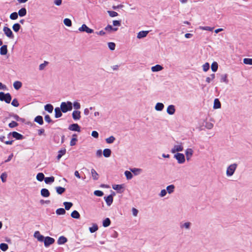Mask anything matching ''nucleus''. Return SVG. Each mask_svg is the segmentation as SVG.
I'll return each mask as SVG.
<instances>
[{
	"mask_svg": "<svg viewBox=\"0 0 252 252\" xmlns=\"http://www.w3.org/2000/svg\"><path fill=\"white\" fill-rule=\"evenodd\" d=\"M202 67L203 71L206 72L209 69L210 64L208 63H206L205 64L203 65Z\"/></svg>",
	"mask_w": 252,
	"mask_h": 252,
	"instance_id": "864d4df0",
	"label": "nucleus"
},
{
	"mask_svg": "<svg viewBox=\"0 0 252 252\" xmlns=\"http://www.w3.org/2000/svg\"><path fill=\"white\" fill-rule=\"evenodd\" d=\"M55 242V239L49 236L45 237L44 244L45 247H48Z\"/></svg>",
	"mask_w": 252,
	"mask_h": 252,
	"instance_id": "423d86ee",
	"label": "nucleus"
},
{
	"mask_svg": "<svg viewBox=\"0 0 252 252\" xmlns=\"http://www.w3.org/2000/svg\"><path fill=\"white\" fill-rule=\"evenodd\" d=\"M34 121L39 125H42L44 123L43 117L39 115L35 117Z\"/></svg>",
	"mask_w": 252,
	"mask_h": 252,
	"instance_id": "6ab92c4d",
	"label": "nucleus"
},
{
	"mask_svg": "<svg viewBox=\"0 0 252 252\" xmlns=\"http://www.w3.org/2000/svg\"><path fill=\"white\" fill-rule=\"evenodd\" d=\"M106 142L108 144H111L115 140V138L113 136H111L106 139Z\"/></svg>",
	"mask_w": 252,
	"mask_h": 252,
	"instance_id": "49530a36",
	"label": "nucleus"
},
{
	"mask_svg": "<svg viewBox=\"0 0 252 252\" xmlns=\"http://www.w3.org/2000/svg\"><path fill=\"white\" fill-rule=\"evenodd\" d=\"M68 129L70 130L74 131H80V127L77 124H73L69 125L68 127Z\"/></svg>",
	"mask_w": 252,
	"mask_h": 252,
	"instance_id": "9d476101",
	"label": "nucleus"
},
{
	"mask_svg": "<svg viewBox=\"0 0 252 252\" xmlns=\"http://www.w3.org/2000/svg\"><path fill=\"white\" fill-rule=\"evenodd\" d=\"M7 52V46L6 45H1L0 48V54L2 56L6 55Z\"/></svg>",
	"mask_w": 252,
	"mask_h": 252,
	"instance_id": "2eb2a0df",
	"label": "nucleus"
},
{
	"mask_svg": "<svg viewBox=\"0 0 252 252\" xmlns=\"http://www.w3.org/2000/svg\"><path fill=\"white\" fill-rule=\"evenodd\" d=\"M71 217L72 218L78 219L80 218V215L78 211L74 210L71 213Z\"/></svg>",
	"mask_w": 252,
	"mask_h": 252,
	"instance_id": "c756f323",
	"label": "nucleus"
},
{
	"mask_svg": "<svg viewBox=\"0 0 252 252\" xmlns=\"http://www.w3.org/2000/svg\"><path fill=\"white\" fill-rule=\"evenodd\" d=\"M53 106L51 104H47L44 106L45 110L49 113H51L53 112Z\"/></svg>",
	"mask_w": 252,
	"mask_h": 252,
	"instance_id": "5701e85b",
	"label": "nucleus"
},
{
	"mask_svg": "<svg viewBox=\"0 0 252 252\" xmlns=\"http://www.w3.org/2000/svg\"><path fill=\"white\" fill-rule=\"evenodd\" d=\"M218 64L216 62H213L211 64V69L212 71L216 72L218 70Z\"/></svg>",
	"mask_w": 252,
	"mask_h": 252,
	"instance_id": "ea45409f",
	"label": "nucleus"
},
{
	"mask_svg": "<svg viewBox=\"0 0 252 252\" xmlns=\"http://www.w3.org/2000/svg\"><path fill=\"white\" fill-rule=\"evenodd\" d=\"M8 135H12V136L16 140H22L24 138L23 135L16 131L9 132Z\"/></svg>",
	"mask_w": 252,
	"mask_h": 252,
	"instance_id": "6e6552de",
	"label": "nucleus"
},
{
	"mask_svg": "<svg viewBox=\"0 0 252 252\" xmlns=\"http://www.w3.org/2000/svg\"><path fill=\"white\" fill-rule=\"evenodd\" d=\"M64 24L67 27H71L72 25V22L70 19L68 18H65L63 20Z\"/></svg>",
	"mask_w": 252,
	"mask_h": 252,
	"instance_id": "c03bdc74",
	"label": "nucleus"
},
{
	"mask_svg": "<svg viewBox=\"0 0 252 252\" xmlns=\"http://www.w3.org/2000/svg\"><path fill=\"white\" fill-rule=\"evenodd\" d=\"M91 174L94 180H97L98 179V174L94 169H91Z\"/></svg>",
	"mask_w": 252,
	"mask_h": 252,
	"instance_id": "2f4dec72",
	"label": "nucleus"
},
{
	"mask_svg": "<svg viewBox=\"0 0 252 252\" xmlns=\"http://www.w3.org/2000/svg\"><path fill=\"white\" fill-rule=\"evenodd\" d=\"M55 189L59 194H62L65 191V189L61 187H57Z\"/></svg>",
	"mask_w": 252,
	"mask_h": 252,
	"instance_id": "f704fd0d",
	"label": "nucleus"
},
{
	"mask_svg": "<svg viewBox=\"0 0 252 252\" xmlns=\"http://www.w3.org/2000/svg\"><path fill=\"white\" fill-rule=\"evenodd\" d=\"M125 175L127 180H130L133 177V175L132 174L131 171H126L125 172Z\"/></svg>",
	"mask_w": 252,
	"mask_h": 252,
	"instance_id": "37998d69",
	"label": "nucleus"
},
{
	"mask_svg": "<svg viewBox=\"0 0 252 252\" xmlns=\"http://www.w3.org/2000/svg\"><path fill=\"white\" fill-rule=\"evenodd\" d=\"M6 177H7V175L5 173H3L1 174V176H0V178H1V181L3 183H4L6 182Z\"/></svg>",
	"mask_w": 252,
	"mask_h": 252,
	"instance_id": "0e129e2a",
	"label": "nucleus"
},
{
	"mask_svg": "<svg viewBox=\"0 0 252 252\" xmlns=\"http://www.w3.org/2000/svg\"><path fill=\"white\" fill-rule=\"evenodd\" d=\"M112 188L117 190L119 193H122L124 191V185H114L112 186Z\"/></svg>",
	"mask_w": 252,
	"mask_h": 252,
	"instance_id": "f8f14e48",
	"label": "nucleus"
},
{
	"mask_svg": "<svg viewBox=\"0 0 252 252\" xmlns=\"http://www.w3.org/2000/svg\"><path fill=\"white\" fill-rule=\"evenodd\" d=\"M17 13L20 17H23L26 15L27 10L25 7L22 8L18 11Z\"/></svg>",
	"mask_w": 252,
	"mask_h": 252,
	"instance_id": "bb28decb",
	"label": "nucleus"
},
{
	"mask_svg": "<svg viewBox=\"0 0 252 252\" xmlns=\"http://www.w3.org/2000/svg\"><path fill=\"white\" fill-rule=\"evenodd\" d=\"M79 31L86 32L88 33H92L94 32V30L89 28L86 24H83L82 26L79 28Z\"/></svg>",
	"mask_w": 252,
	"mask_h": 252,
	"instance_id": "0eeeda50",
	"label": "nucleus"
},
{
	"mask_svg": "<svg viewBox=\"0 0 252 252\" xmlns=\"http://www.w3.org/2000/svg\"><path fill=\"white\" fill-rule=\"evenodd\" d=\"M94 194L97 196H102L103 195V192L99 190H96L94 191Z\"/></svg>",
	"mask_w": 252,
	"mask_h": 252,
	"instance_id": "13d9d810",
	"label": "nucleus"
},
{
	"mask_svg": "<svg viewBox=\"0 0 252 252\" xmlns=\"http://www.w3.org/2000/svg\"><path fill=\"white\" fill-rule=\"evenodd\" d=\"M3 31L7 37L10 39H13L14 37V34L11 29L7 27H4Z\"/></svg>",
	"mask_w": 252,
	"mask_h": 252,
	"instance_id": "39448f33",
	"label": "nucleus"
},
{
	"mask_svg": "<svg viewBox=\"0 0 252 252\" xmlns=\"http://www.w3.org/2000/svg\"><path fill=\"white\" fill-rule=\"evenodd\" d=\"M72 116L73 120H78L81 118V112L78 110H74L72 112Z\"/></svg>",
	"mask_w": 252,
	"mask_h": 252,
	"instance_id": "ddd939ff",
	"label": "nucleus"
},
{
	"mask_svg": "<svg viewBox=\"0 0 252 252\" xmlns=\"http://www.w3.org/2000/svg\"><path fill=\"white\" fill-rule=\"evenodd\" d=\"M104 199L108 206H110L113 203V195L110 194L106 197H104Z\"/></svg>",
	"mask_w": 252,
	"mask_h": 252,
	"instance_id": "dca6fc26",
	"label": "nucleus"
},
{
	"mask_svg": "<svg viewBox=\"0 0 252 252\" xmlns=\"http://www.w3.org/2000/svg\"><path fill=\"white\" fill-rule=\"evenodd\" d=\"M44 178L45 176L43 173H38L36 175V179L39 182L43 181Z\"/></svg>",
	"mask_w": 252,
	"mask_h": 252,
	"instance_id": "c9c22d12",
	"label": "nucleus"
},
{
	"mask_svg": "<svg viewBox=\"0 0 252 252\" xmlns=\"http://www.w3.org/2000/svg\"><path fill=\"white\" fill-rule=\"evenodd\" d=\"M215 77V74L213 73L210 75V77H207L206 78V82L208 83H210L211 80H213Z\"/></svg>",
	"mask_w": 252,
	"mask_h": 252,
	"instance_id": "603ef678",
	"label": "nucleus"
},
{
	"mask_svg": "<svg viewBox=\"0 0 252 252\" xmlns=\"http://www.w3.org/2000/svg\"><path fill=\"white\" fill-rule=\"evenodd\" d=\"M175 112V106L173 105H170L167 108V113L170 115H173Z\"/></svg>",
	"mask_w": 252,
	"mask_h": 252,
	"instance_id": "4468645a",
	"label": "nucleus"
},
{
	"mask_svg": "<svg viewBox=\"0 0 252 252\" xmlns=\"http://www.w3.org/2000/svg\"><path fill=\"white\" fill-rule=\"evenodd\" d=\"M164 108V105L160 102H158L155 106V109L157 111H162Z\"/></svg>",
	"mask_w": 252,
	"mask_h": 252,
	"instance_id": "cd10ccee",
	"label": "nucleus"
},
{
	"mask_svg": "<svg viewBox=\"0 0 252 252\" xmlns=\"http://www.w3.org/2000/svg\"><path fill=\"white\" fill-rule=\"evenodd\" d=\"M174 158L177 160L179 164H183L185 162V157L183 154L177 153L174 155Z\"/></svg>",
	"mask_w": 252,
	"mask_h": 252,
	"instance_id": "20e7f679",
	"label": "nucleus"
},
{
	"mask_svg": "<svg viewBox=\"0 0 252 252\" xmlns=\"http://www.w3.org/2000/svg\"><path fill=\"white\" fill-rule=\"evenodd\" d=\"M237 167V163H233L230 165L227 168L226 175L227 176H231L233 175Z\"/></svg>",
	"mask_w": 252,
	"mask_h": 252,
	"instance_id": "7ed1b4c3",
	"label": "nucleus"
},
{
	"mask_svg": "<svg viewBox=\"0 0 252 252\" xmlns=\"http://www.w3.org/2000/svg\"><path fill=\"white\" fill-rule=\"evenodd\" d=\"M67 241V238L63 236H62L59 238L57 241V243L58 245H63Z\"/></svg>",
	"mask_w": 252,
	"mask_h": 252,
	"instance_id": "412c9836",
	"label": "nucleus"
},
{
	"mask_svg": "<svg viewBox=\"0 0 252 252\" xmlns=\"http://www.w3.org/2000/svg\"><path fill=\"white\" fill-rule=\"evenodd\" d=\"M8 248V246L6 243H1L0 244V249L2 251H6Z\"/></svg>",
	"mask_w": 252,
	"mask_h": 252,
	"instance_id": "a18cd8bd",
	"label": "nucleus"
},
{
	"mask_svg": "<svg viewBox=\"0 0 252 252\" xmlns=\"http://www.w3.org/2000/svg\"><path fill=\"white\" fill-rule=\"evenodd\" d=\"M18 13L16 12H14L10 15L9 17H10V19L11 20H16L18 18Z\"/></svg>",
	"mask_w": 252,
	"mask_h": 252,
	"instance_id": "09e8293b",
	"label": "nucleus"
},
{
	"mask_svg": "<svg viewBox=\"0 0 252 252\" xmlns=\"http://www.w3.org/2000/svg\"><path fill=\"white\" fill-rule=\"evenodd\" d=\"M72 105L73 106L74 108L76 110H78L81 108L80 103L77 101H74L73 103H72Z\"/></svg>",
	"mask_w": 252,
	"mask_h": 252,
	"instance_id": "3c124183",
	"label": "nucleus"
},
{
	"mask_svg": "<svg viewBox=\"0 0 252 252\" xmlns=\"http://www.w3.org/2000/svg\"><path fill=\"white\" fill-rule=\"evenodd\" d=\"M111 153V151L110 149L106 148L104 149L103 151V155L104 157L109 158L110 157Z\"/></svg>",
	"mask_w": 252,
	"mask_h": 252,
	"instance_id": "393cba45",
	"label": "nucleus"
},
{
	"mask_svg": "<svg viewBox=\"0 0 252 252\" xmlns=\"http://www.w3.org/2000/svg\"><path fill=\"white\" fill-rule=\"evenodd\" d=\"M18 124L15 121H12L11 123H10L8 124V126L10 128L15 127L18 126Z\"/></svg>",
	"mask_w": 252,
	"mask_h": 252,
	"instance_id": "052dcab7",
	"label": "nucleus"
},
{
	"mask_svg": "<svg viewBox=\"0 0 252 252\" xmlns=\"http://www.w3.org/2000/svg\"><path fill=\"white\" fill-rule=\"evenodd\" d=\"M12 97L9 93L5 94L2 92H0V101H5L6 103H9Z\"/></svg>",
	"mask_w": 252,
	"mask_h": 252,
	"instance_id": "f03ea898",
	"label": "nucleus"
},
{
	"mask_svg": "<svg viewBox=\"0 0 252 252\" xmlns=\"http://www.w3.org/2000/svg\"><path fill=\"white\" fill-rule=\"evenodd\" d=\"M111 224V220L109 218H107L103 221L102 225L104 227L109 226Z\"/></svg>",
	"mask_w": 252,
	"mask_h": 252,
	"instance_id": "7c9ffc66",
	"label": "nucleus"
},
{
	"mask_svg": "<svg viewBox=\"0 0 252 252\" xmlns=\"http://www.w3.org/2000/svg\"><path fill=\"white\" fill-rule=\"evenodd\" d=\"M148 33L149 31H142L139 32L137 34V37L139 39L144 38L147 36Z\"/></svg>",
	"mask_w": 252,
	"mask_h": 252,
	"instance_id": "f3484780",
	"label": "nucleus"
},
{
	"mask_svg": "<svg viewBox=\"0 0 252 252\" xmlns=\"http://www.w3.org/2000/svg\"><path fill=\"white\" fill-rule=\"evenodd\" d=\"M5 137L4 135V130L2 129H0V141L1 142H4V139Z\"/></svg>",
	"mask_w": 252,
	"mask_h": 252,
	"instance_id": "8fccbe9b",
	"label": "nucleus"
},
{
	"mask_svg": "<svg viewBox=\"0 0 252 252\" xmlns=\"http://www.w3.org/2000/svg\"><path fill=\"white\" fill-rule=\"evenodd\" d=\"M48 63L47 62L45 61L44 63L40 64L39 66V69L40 70H43L46 65L48 64Z\"/></svg>",
	"mask_w": 252,
	"mask_h": 252,
	"instance_id": "69168bd1",
	"label": "nucleus"
},
{
	"mask_svg": "<svg viewBox=\"0 0 252 252\" xmlns=\"http://www.w3.org/2000/svg\"><path fill=\"white\" fill-rule=\"evenodd\" d=\"M243 63L246 64L252 65V59L245 58L243 60Z\"/></svg>",
	"mask_w": 252,
	"mask_h": 252,
	"instance_id": "de8ad7c7",
	"label": "nucleus"
},
{
	"mask_svg": "<svg viewBox=\"0 0 252 252\" xmlns=\"http://www.w3.org/2000/svg\"><path fill=\"white\" fill-rule=\"evenodd\" d=\"M92 136L94 138H97L98 137L99 134L96 131L94 130L92 132Z\"/></svg>",
	"mask_w": 252,
	"mask_h": 252,
	"instance_id": "774afa93",
	"label": "nucleus"
},
{
	"mask_svg": "<svg viewBox=\"0 0 252 252\" xmlns=\"http://www.w3.org/2000/svg\"><path fill=\"white\" fill-rule=\"evenodd\" d=\"M184 150L183 146L182 145H175L173 148L171 149V152L172 153H175L176 152L179 153L182 152Z\"/></svg>",
	"mask_w": 252,
	"mask_h": 252,
	"instance_id": "9b49d317",
	"label": "nucleus"
},
{
	"mask_svg": "<svg viewBox=\"0 0 252 252\" xmlns=\"http://www.w3.org/2000/svg\"><path fill=\"white\" fill-rule=\"evenodd\" d=\"M22 84L21 82L17 81L13 83V87L16 90H18L22 87Z\"/></svg>",
	"mask_w": 252,
	"mask_h": 252,
	"instance_id": "c85d7f7f",
	"label": "nucleus"
},
{
	"mask_svg": "<svg viewBox=\"0 0 252 252\" xmlns=\"http://www.w3.org/2000/svg\"><path fill=\"white\" fill-rule=\"evenodd\" d=\"M163 67L159 64H157L153 66L151 68V70L153 72H157L163 69Z\"/></svg>",
	"mask_w": 252,
	"mask_h": 252,
	"instance_id": "4be33fe9",
	"label": "nucleus"
},
{
	"mask_svg": "<svg viewBox=\"0 0 252 252\" xmlns=\"http://www.w3.org/2000/svg\"><path fill=\"white\" fill-rule=\"evenodd\" d=\"M21 26L19 23H15L12 26V29L15 32H18L21 29Z\"/></svg>",
	"mask_w": 252,
	"mask_h": 252,
	"instance_id": "4c0bfd02",
	"label": "nucleus"
},
{
	"mask_svg": "<svg viewBox=\"0 0 252 252\" xmlns=\"http://www.w3.org/2000/svg\"><path fill=\"white\" fill-rule=\"evenodd\" d=\"M227 75L226 74H222L220 76V81L225 82V83H228V80L227 79Z\"/></svg>",
	"mask_w": 252,
	"mask_h": 252,
	"instance_id": "a19ab883",
	"label": "nucleus"
},
{
	"mask_svg": "<svg viewBox=\"0 0 252 252\" xmlns=\"http://www.w3.org/2000/svg\"><path fill=\"white\" fill-rule=\"evenodd\" d=\"M98 229V226L96 224H94L92 227L89 228V230L91 233H94Z\"/></svg>",
	"mask_w": 252,
	"mask_h": 252,
	"instance_id": "79ce46f5",
	"label": "nucleus"
},
{
	"mask_svg": "<svg viewBox=\"0 0 252 252\" xmlns=\"http://www.w3.org/2000/svg\"><path fill=\"white\" fill-rule=\"evenodd\" d=\"M175 186L173 185H170L166 187V191L168 193L170 194L174 192Z\"/></svg>",
	"mask_w": 252,
	"mask_h": 252,
	"instance_id": "473e14b6",
	"label": "nucleus"
},
{
	"mask_svg": "<svg viewBox=\"0 0 252 252\" xmlns=\"http://www.w3.org/2000/svg\"><path fill=\"white\" fill-rule=\"evenodd\" d=\"M56 213L58 215H64L66 213L64 209L63 208L57 209L56 211Z\"/></svg>",
	"mask_w": 252,
	"mask_h": 252,
	"instance_id": "e433bc0d",
	"label": "nucleus"
},
{
	"mask_svg": "<svg viewBox=\"0 0 252 252\" xmlns=\"http://www.w3.org/2000/svg\"><path fill=\"white\" fill-rule=\"evenodd\" d=\"M108 47L110 50H114L115 49L116 45L114 42H109L108 44Z\"/></svg>",
	"mask_w": 252,
	"mask_h": 252,
	"instance_id": "6e6d98bb",
	"label": "nucleus"
},
{
	"mask_svg": "<svg viewBox=\"0 0 252 252\" xmlns=\"http://www.w3.org/2000/svg\"><path fill=\"white\" fill-rule=\"evenodd\" d=\"M213 126V124L210 122H207L205 125V127L209 129H212Z\"/></svg>",
	"mask_w": 252,
	"mask_h": 252,
	"instance_id": "338daca9",
	"label": "nucleus"
},
{
	"mask_svg": "<svg viewBox=\"0 0 252 252\" xmlns=\"http://www.w3.org/2000/svg\"><path fill=\"white\" fill-rule=\"evenodd\" d=\"M191 225V223L190 222H186L184 223H181L180 227L181 228H185L187 229H189L190 228Z\"/></svg>",
	"mask_w": 252,
	"mask_h": 252,
	"instance_id": "72a5a7b5",
	"label": "nucleus"
},
{
	"mask_svg": "<svg viewBox=\"0 0 252 252\" xmlns=\"http://www.w3.org/2000/svg\"><path fill=\"white\" fill-rule=\"evenodd\" d=\"M62 112L66 113L72 109V103L70 101L63 102L61 104L60 108Z\"/></svg>",
	"mask_w": 252,
	"mask_h": 252,
	"instance_id": "f257e3e1",
	"label": "nucleus"
},
{
	"mask_svg": "<svg viewBox=\"0 0 252 252\" xmlns=\"http://www.w3.org/2000/svg\"><path fill=\"white\" fill-rule=\"evenodd\" d=\"M44 120L48 123H51L53 122L52 119H51V118L49 115H46L45 116Z\"/></svg>",
	"mask_w": 252,
	"mask_h": 252,
	"instance_id": "680f3d73",
	"label": "nucleus"
},
{
	"mask_svg": "<svg viewBox=\"0 0 252 252\" xmlns=\"http://www.w3.org/2000/svg\"><path fill=\"white\" fill-rule=\"evenodd\" d=\"M11 105L16 107L19 106V103L16 98H14L13 99L11 102Z\"/></svg>",
	"mask_w": 252,
	"mask_h": 252,
	"instance_id": "bf43d9fd",
	"label": "nucleus"
},
{
	"mask_svg": "<svg viewBox=\"0 0 252 252\" xmlns=\"http://www.w3.org/2000/svg\"><path fill=\"white\" fill-rule=\"evenodd\" d=\"M130 170L131 172L133 173L135 175H137V172H139L141 171V169L136 168H131Z\"/></svg>",
	"mask_w": 252,
	"mask_h": 252,
	"instance_id": "4d7b16f0",
	"label": "nucleus"
},
{
	"mask_svg": "<svg viewBox=\"0 0 252 252\" xmlns=\"http://www.w3.org/2000/svg\"><path fill=\"white\" fill-rule=\"evenodd\" d=\"M44 182L46 184H49L53 183L55 181V178L53 176L46 177L44 178Z\"/></svg>",
	"mask_w": 252,
	"mask_h": 252,
	"instance_id": "a878e982",
	"label": "nucleus"
},
{
	"mask_svg": "<svg viewBox=\"0 0 252 252\" xmlns=\"http://www.w3.org/2000/svg\"><path fill=\"white\" fill-rule=\"evenodd\" d=\"M221 107V103L218 98H215L214 102V109H219Z\"/></svg>",
	"mask_w": 252,
	"mask_h": 252,
	"instance_id": "b1692460",
	"label": "nucleus"
},
{
	"mask_svg": "<svg viewBox=\"0 0 252 252\" xmlns=\"http://www.w3.org/2000/svg\"><path fill=\"white\" fill-rule=\"evenodd\" d=\"M107 13L109 14V16L111 17H114L118 15V13L114 11H107Z\"/></svg>",
	"mask_w": 252,
	"mask_h": 252,
	"instance_id": "5fc2aeb1",
	"label": "nucleus"
},
{
	"mask_svg": "<svg viewBox=\"0 0 252 252\" xmlns=\"http://www.w3.org/2000/svg\"><path fill=\"white\" fill-rule=\"evenodd\" d=\"M40 193L41 195L44 197H48L50 194L49 191L47 189H41Z\"/></svg>",
	"mask_w": 252,
	"mask_h": 252,
	"instance_id": "aec40b11",
	"label": "nucleus"
},
{
	"mask_svg": "<svg viewBox=\"0 0 252 252\" xmlns=\"http://www.w3.org/2000/svg\"><path fill=\"white\" fill-rule=\"evenodd\" d=\"M193 154V150L191 148L187 149L185 151L186 159L188 161H189Z\"/></svg>",
	"mask_w": 252,
	"mask_h": 252,
	"instance_id": "1a4fd4ad",
	"label": "nucleus"
},
{
	"mask_svg": "<svg viewBox=\"0 0 252 252\" xmlns=\"http://www.w3.org/2000/svg\"><path fill=\"white\" fill-rule=\"evenodd\" d=\"M62 110L59 107H56L55 108V117L56 118H59L62 117Z\"/></svg>",
	"mask_w": 252,
	"mask_h": 252,
	"instance_id": "a211bd4d",
	"label": "nucleus"
},
{
	"mask_svg": "<svg viewBox=\"0 0 252 252\" xmlns=\"http://www.w3.org/2000/svg\"><path fill=\"white\" fill-rule=\"evenodd\" d=\"M63 205L65 207V210H69L71 207L73 206L72 203L70 202H64Z\"/></svg>",
	"mask_w": 252,
	"mask_h": 252,
	"instance_id": "58836bf2",
	"label": "nucleus"
},
{
	"mask_svg": "<svg viewBox=\"0 0 252 252\" xmlns=\"http://www.w3.org/2000/svg\"><path fill=\"white\" fill-rule=\"evenodd\" d=\"M76 141H77V138L76 137H72L70 142V145L71 146H74L76 144Z\"/></svg>",
	"mask_w": 252,
	"mask_h": 252,
	"instance_id": "e2e57ef3",
	"label": "nucleus"
}]
</instances>
